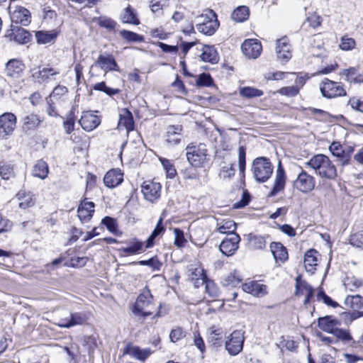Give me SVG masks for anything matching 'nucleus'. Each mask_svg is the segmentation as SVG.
Segmentation results:
<instances>
[{
  "label": "nucleus",
  "mask_w": 363,
  "mask_h": 363,
  "mask_svg": "<svg viewBox=\"0 0 363 363\" xmlns=\"http://www.w3.org/2000/svg\"><path fill=\"white\" fill-rule=\"evenodd\" d=\"M242 53L249 59L257 58L262 50V46L257 39H247L241 45Z\"/></svg>",
  "instance_id": "13"
},
{
  "label": "nucleus",
  "mask_w": 363,
  "mask_h": 363,
  "mask_svg": "<svg viewBox=\"0 0 363 363\" xmlns=\"http://www.w3.org/2000/svg\"><path fill=\"white\" fill-rule=\"evenodd\" d=\"M241 281L242 276L238 271L235 270L225 278L224 283L225 285L235 286L240 283Z\"/></svg>",
  "instance_id": "47"
},
{
  "label": "nucleus",
  "mask_w": 363,
  "mask_h": 363,
  "mask_svg": "<svg viewBox=\"0 0 363 363\" xmlns=\"http://www.w3.org/2000/svg\"><path fill=\"white\" fill-rule=\"evenodd\" d=\"M276 52L277 57L279 60L288 61L291 58V45L286 37H283L277 40Z\"/></svg>",
  "instance_id": "19"
},
{
  "label": "nucleus",
  "mask_w": 363,
  "mask_h": 363,
  "mask_svg": "<svg viewBox=\"0 0 363 363\" xmlns=\"http://www.w3.org/2000/svg\"><path fill=\"white\" fill-rule=\"evenodd\" d=\"M196 28L197 30L204 35H212L218 28L219 22L216 13L211 9L196 18Z\"/></svg>",
  "instance_id": "2"
},
{
  "label": "nucleus",
  "mask_w": 363,
  "mask_h": 363,
  "mask_svg": "<svg viewBox=\"0 0 363 363\" xmlns=\"http://www.w3.org/2000/svg\"><path fill=\"white\" fill-rule=\"evenodd\" d=\"M252 172L257 182H265L273 173V166L268 158L257 157L252 162Z\"/></svg>",
  "instance_id": "4"
},
{
  "label": "nucleus",
  "mask_w": 363,
  "mask_h": 363,
  "mask_svg": "<svg viewBox=\"0 0 363 363\" xmlns=\"http://www.w3.org/2000/svg\"><path fill=\"white\" fill-rule=\"evenodd\" d=\"M87 319V316L84 313H72L69 317L60 319L57 325L62 328H69L75 325L84 324L86 322Z\"/></svg>",
  "instance_id": "15"
},
{
  "label": "nucleus",
  "mask_w": 363,
  "mask_h": 363,
  "mask_svg": "<svg viewBox=\"0 0 363 363\" xmlns=\"http://www.w3.org/2000/svg\"><path fill=\"white\" fill-rule=\"evenodd\" d=\"M240 237L237 233H230L220 243V251L225 256L233 255L239 247Z\"/></svg>",
  "instance_id": "10"
},
{
  "label": "nucleus",
  "mask_w": 363,
  "mask_h": 363,
  "mask_svg": "<svg viewBox=\"0 0 363 363\" xmlns=\"http://www.w3.org/2000/svg\"><path fill=\"white\" fill-rule=\"evenodd\" d=\"M186 151L187 160L193 167H203L208 160L206 146L203 143L189 144L186 146Z\"/></svg>",
  "instance_id": "3"
},
{
  "label": "nucleus",
  "mask_w": 363,
  "mask_h": 363,
  "mask_svg": "<svg viewBox=\"0 0 363 363\" xmlns=\"http://www.w3.org/2000/svg\"><path fill=\"white\" fill-rule=\"evenodd\" d=\"M182 126L169 125L167 128L165 133V141L169 146H175L179 144L184 139Z\"/></svg>",
  "instance_id": "17"
},
{
  "label": "nucleus",
  "mask_w": 363,
  "mask_h": 363,
  "mask_svg": "<svg viewBox=\"0 0 363 363\" xmlns=\"http://www.w3.org/2000/svg\"><path fill=\"white\" fill-rule=\"evenodd\" d=\"M10 18L12 23L26 26L30 23V11L21 6H16L12 10L11 6L9 7Z\"/></svg>",
  "instance_id": "12"
},
{
  "label": "nucleus",
  "mask_w": 363,
  "mask_h": 363,
  "mask_svg": "<svg viewBox=\"0 0 363 363\" xmlns=\"http://www.w3.org/2000/svg\"><path fill=\"white\" fill-rule=\"evenodd\" d=\"M193 275L199 276L196 279L195 284L196 286L199 284L206 285V291L211 297H218L219 295V289L216 284L212 281L207 279L206 274L203 269H196Z\"/></svg>",
  "instance_id": "11"
},
{
  "label": "nucleus",
  "mask_w": 363,
  "mask_h": 363,
  "mask_svg": "<svg viewBox=\"0 0 363 363\" xmlns=\"http://www.w3.org/2000/svg\"><path fill=\"white\" fill-rule=\"evenodd\" d=\"M79 123L84 130L91 131L100 125L101 118L93 111H88L82 113Z\"/></svg>",
  "instance_id": "16"
},
{
  "label": "nucleus",
  "mask_w": 363,
  "mask_h": 363,
  "mask_svg": "<svg viewBox=\"0 0 363 363\" xmlns=\"http://www.w3.org/2000/svg\"><path fill=\"white\" fill-rule=\"evenodd\" d=\"M23 69V64L21 61L13 59L7 62L5 72L9 77H17Z\"/></svg>",
  "instance_id": "33"
},
{
  "label": "nucleus",
  "mask_w": 363,
  "mask_h": 363,
  "mask_svg": "<svg viewBox=\"0 0 363 363\" xmlns=\"http://www.w3.org/2000/svg\"><path fill=\"white\" fill-rule=\"evenodd\" d=\"M59 72L53 68H43L33 73L34 81L38 84H43L48 81L50 77L57 74Z\"/></svg>",
  "instance_id": "29"
},
{
  "label": "nucleus",
  "mask_w": 363,
  "mask_h": 363,
  "mask_svg": "<svg viewBox=\"0 0 363 363\" xmlns=\"http://www.w3.org/2000/svg\"><path fill=\"white\" fill-rule=\"evenodd\" d=\"M125 128L128 133L134 129L133 117L130 111L126 108H123L119 113V121L118 128Z\"/></svg>",
  "instance_id": "25"
},
{
  "label": "nucleus",
  "mask_w": 363,
  "mask_h": 363,
  "mask_svg": "<svg viewBox=\"0 0 363 363\" xmlns=\"http://www.w3.org/2000/svg\"><path fill=\"white\" fill-rule=\"evenodd\" d=\"M318 252L314 249L308 250L304 256V265L307 272H313L318 264Z\"/></svg>",
  "instance_id": "31"
},
{
  "label": "nucleus",
  "mask_w": 363,
  "mask_h": 363,
  "mask_svg": "<svg viewBox=\"0 0 363 363\" xmlns=\"http://www.w3.org/2000/svg\"><path fill=\"white\" fill-rule=\"evenodd\" d=\"M102 223L104 225H105L106 226L107 229L111 233H115L117 230V225L116 223V220L111 217H108V216L105 217L102 220Z\"/></svg>",
  "instance_id": "60"
},
{
  "label": "nucleus",
  "mask_w": 363,
  "mask_h": 363,
  "mask_svg": "<svg viewBox=\"0 0 363 363\" xmlns=\"http://www.w3.org/2000/svg\"><path fill=\"white\" fill-rule=\"evenodd\" d=\"M264 92L257 88L252 86H244L239 89V94L242 98L252 99L259 97L263 95Z\"/></svg>",
  "instance_id": "40"
},
{
  "label": "nucleus",
  "mask_w": 363,
  "mask_h": 363,
  "mask_svg": "<svg viewBox=\"0 0 363 363\" xmlns=\"http://www.w3.org/2000/svg\"><path fill=\"white\" fill-rule=\"evenodd\" d=\"M344 284L347 289L352 291L360 287L362 284V281L355 277H352L347 279Z\"/></svg>",
  "instance_id": "56"
},
{
  "label": "nucleus",
  "mask_w": 363,
  "mask_h": 363,
  "mask_svg": "<svg viewBox=\"0 0 363 363\" xmlns=\"http://www.w3.org/2000/svg\"><path fill=\"white\" fill-rule=\"evenodd\" d=\"M329 150L333 154V155L336 157L342 156V154L344 153L341 145L336 142L333 143L330 145Z\"/></svg>",
  "instance_id": "61"
},
{
  "label": "nucleus",
  "mask_w": 363,
  "mask_h": 363,
  "mask_svg": "<svg viewBox=\"0 0 363 363\" xmlns=\"http://www.w3.org/2000/svg\"><path fill=\"white\" fill-rule=\"evenodd\" d=\"M340 75L345 76V79L349 82L359 83L362 80V76L355 67L342 69L340 72Z\"/></svg>",
  "instance_id": "39"
},
{
  "label": "nucleus",
  "mask_w": 363,
  "mask_h": 363,
  "mask_svg": "<svg viewBox=\"0 0 363 363\" xmlns=\"http://www.w3.org/2000/svg\"><path fill=\"white\" fill-rule=\"evenodd\" d=\"M153 297L147 288H145L142 293L138 296L135 301L133 313L143 316H148L152 313L151 309L153 307Z\"/></svg>",
  "instance_id": "5"
},
{
  "label": "nucleus",
  "mask_w": 363,
  "mask_h": 363,
  "mask_svg": "<svg viewBox=\"0 0 363 363\" xmlns=\"http://www.w3.org/2000/svg\"><path fill=\"white\" fill-rule=\"evenodd\" d=\"M235 170L233 164L223 167L220 172L219 176L223 179H230L235 175Z\"/></svg>",
  "instance_id": "57"
},
{
  "label": "nucleus",
  "mask_w": 363,
  "mask_h": 363,
  "mask_svg": "<svg viewBox=\"0 0 363 363\" xmlns=\"http://www.w3.org/2000/svg\"><path fill=\"white\" fill-rule=\"evenodd\" d=\"M174 237H175L174 238V244L178 247H183L186 242V240L184 239V237L183 231L179 228H175L174 230Z\"/></svg>",
  "instance_id": "59"
},
{
  "label": "nucleus",
  "mask_w": 363,
  "mask_h": 363,
  "mask_svg": "<svg viewBox=\"0 0 363 363\" xmlns=\"http://www.w3.org/2000/svg\"><path fill=\"white\" fill-rule=\"evenodd\" d=\"M332 334L342 342H349L352 340V337L348 330L340 329L337 327Z\"/></svg>",
  "instance_id": "53"
},
{
  "label": "nucleus",
  "mask_w": 363,
  "mask_h": 363,
  "mask_svg": "<svg viewBox=\"0 0 363 363\" xmlns=\"http://www.w3.org/2000/svg\"><path fill=\"white\" fill-rule=\"evenodd\" d=\"M286 184V174L281 165V161L279 162L276 172L274 186L269 195L275 196L281 191L284 190Z\"/></svg>",
  "instance_id": "20"
},
{
  "label": "nucleus",
  "mask_w": 363,
  "mask_h": 363,
  "mask_svg": "<svg viewBox=\"0 0 363 363\" xmlns=\"http://www.w3.org/2000/svg\"><path fill=\"white\" fill-rule=\"evenodd\" d=\"M248 240L251 247L256 250H262L264 248L267 243L264 236L252 233L248 235Z\"/></svg>",
  "instance_id": "42"
},
{
  "label": "nucleus",
  "mask_w": 363,
  "mask_h": 363,
  "mask_svg": "<svg viewBox=\"0 0 363 363\" xmlns=\"http://www.w3.org/2000/svg\"><path fill=\"white\" fill-rule=\"evenodd\" d=\"M196 77V85L197 86H208L213 82L212 78L209 74L203 73Z\"/></svg>",
  "instance_id": "52"
},
{
  "label": "nucleus",
  "mask_w": 363,
  "mask_h": 363,
  "mask_svg": "<svg viewBox=\"0 0 363 363\" xmlns=\"http://www.w3.org/2000/svg\"><path fill=\"white\" fill-rule=\"evenodd\" d=\"M123 174L120 169L109 170L104 177V183L108 188H114L122 183Z\"/></svg>",
  "instance_id": "21"
},
{
  "label": "nucleus",
  "mask_w": 363,
  "mask_h": 363,
  "mask_svg": "<svg viewBox=\"0 0 363 363\" xmlns=\"http://www.w3.org/2000/svg\"><path fill=\"white\" fill-rule=\"evenodd\" d=\"M75 124L74 114L72 111H71L69 114L67 116L66 120L64 121V128L67 134H69L72 131L74 130Z\"/></svg>",
  "instance_id": "51"
},
{
  "label": "nucleus",
  "mask_w": 363,
  "mask_h": 363,
  "mask_svg": "<svg viewBox=\"0 0 363 363\" xmlns=\"http://www.w3.org/2000/svg\"><path fill=\"white\" fill-rule=\"evenodd\" d=\"M306 167L313 169L320 177L328 180H334L337 176L336 167L329 157L323 154L313 156L305 163Z\"/></svg>",
  "instance_id": "1"
},
{
  "label": "nucleus",
  "mask_w": 363,
  "mask_h": 363,
  "mask_svg": "<svg viewBox=\"0 0 363 363\" xmlns=\"http://www.w3.org/2000/svg\"><path fill=\"white\" fill-rule=\"evenodd\" d=\"M16 199L19 200V207L22 209H26L33 206L35 204V199L33 195L30 193H26L24 191H20L16 196Z\"/></svg>",
  "instance_id": "34"
},
{
  "label": "nucleus",
  "mask_w": 363,
  "mask_h": 363,
  "mask_svg": "<svg viewBox=\"0 0 363 363\" xmlns=\"http://www.w3.org/2000/svg\"><path fill=\"white\" fill-rule=\"evenodd\" d=\"M139 264L142 266H150L154 269H159L161 265L160 262L155 257H152L148 260L140 261Z\"/></svg>",
  "instance_id": "62"
},
{
  "label": "nucleus",
  "mask_w": 363,
  "mask_h": 363,
  "mask_svg": "<svg viewBox=\"0 0 363 363\" xmlns=\"http://www.w3.org/2000/svg\"><path fill=\"white\" fill-rule=\"evenodd\" d=\"M13 40L20 44H26L30 40L31 35L23 28L16 27L12 29Z\"/></svg>",
  "instance_id": "37"
},
{
  "label": "nucleus",
  "mask_w": 363,
  "mask_h": 363,
  "mask_svg": "<svg viewBox=\"0 0 363 363\" xmlns=\"http://www.w3.org/2000/svg\"><path fill=\"white\" fill-rule=\"evenodd\" d=\"M96 23L101 27L106 28L108 29H113L115 27L116 23L111 18L106 17H99L95 20Z\"/></svg>",
  "instance_id": "58"
},
{
  "label": "nucleus",
  "mask_w": 363,
  "mask_h": 363,
  "mask_svg": "<svg viewBox=\"0 0 363 363\" xmlns=\"http://www.w3.org/2000/svg\"><path fill=\"white\" fill-rule=\"evenodd\" d=\"M48 165L42 160L37 161L33 166V175L35 177L44 179L48 177Z\"/></svg>",
  "instance_id": "36"
},
{
  "label": "nucleus",
  "mask_w": 363,
  "mask_h": 363,
  "mask_svg": "<svg viewBox=\"0 0 363 363\" xmlns=\"http://www.w3.org/2000/svg\"><path fill=\"white\" fill-rule=\"evenodd\" d=\"M249 13L248 8L245 6H241L233 11L231 18L235 22H243L247 19Z\"/></svg>",
  "instance_id": "41"
},
{
  "label": "nucleus",
  "mask_w": 363,
  "mask_h": 363,
  "mask_svg": "<svg viewBox=\"0 0 363 363\" xmlns=\"http://www.w3.org/2000/svg\"><path fill=\"white\" fill-rule=\"evenodd\" d=\"M57 33L52 31H38L35 33L37 42L39 44H47L52 43L55 40Z\"/></svg>",
  "instance_id": "38"
},
{
  "label": "nucleus",
  "mask_w": 363,
  "mask_h": 363,
  "mask_svg": "<svg viewBox=\"0 0 363 363\" xmlns=\"http://www.w3.org/2000/svg\"><path fill=\"white\" fill-rule=\"evenodd\" d=\"M345 304L354 311H357L363 308V298L359 295L347 296L345 300ZM362 315L363 312L359 311H354L351 315L352 319H356Z\"/></svg>",
  "instance_id": "22"
},
{
  "label": "nucleus",
  "mask_w": 363,
  "mask_h": 363,
  "mask_svg": "<svg viewBox=\"0 0 363 363\" xmlns=\"http://www.w3.org/2000/svg\"><path fill=\"white\" fill-rule=\"evenodd\" d=\"M246 165V149L244 146L238 148V166L241 174H244Z\"/></svg>",
  "instance_id": "50"
},
{
  "label": "nucleus",
  "mask_w": 363,
  "mask_h": 363,
  "mask_svg": "<svg viewBox=\"0 0 363 363\" xmlns=\"http://www.w3.org/2000/svg\"><path fill=\"white\" fill-rule=\"evenodd\" d=\"M121 36L125 39L128 41L130 42H141L143 41V36L133 33L132 31L126 30H122L120 31Z\"/></svg>",
  "instance_id": "49"
},
{
  "label": "nucleus",
  "mask_w": 363,
  "mask_h": 363,
  "mask_svg": "<svg viewBox=\"0 0 363 363\" xmlns=\"http://www.w3.org/2000/svg\"><path fill=\"white\" fill-rule=\"evenodd\" d=\"M355 45L356 42L354 39L345 35L342 37L339 47L342 50L349 51L354 49Z\"/></svg>",
  "instance_id": "48"
},
{
  "label": "nucleus",
  "mask_w": 363,
  "mask_h": 363,
  "mask_svg": "<svg viewBox=\"0 0 363 363\" xmlns=\"http://www.w3.org/2000/svg\"><path fill=\"white\" fill-rule=\"evenodd\" d=\"M294 185L298 191L303 194H308L315 189V179L313 176L301 169L294 181Z\"/></svg>",
  "instance_id": "8"
},
{
  "label": "nucleus",
  "mask_w": 363,
  "mask_h": 363,
  "mask_svg": "<svg viewBox=\"0 0 363 363\" xmlns=\"http://www.w3.org/2000/svg\"><path fill=\"white\" fill-rule=\"evenodd\" d=\"M296 294L297 296L306 295L311 294L313 289L305 281L301 280L299 277L296 279Z\"/></svg>",
  "instance_id": "44"
},
{
  "label": "nucleus",
  "mask_w": 363,
  "mask_h": 363,
  "mask_svg": "<svg viewBox=\"0 0 363 363\" xmlns=\"http://www.w3.org/2000/svg\"><path fill=\"white\" fill-rule=\"evenodd\" d=\"M278 92L283 96L293 97L299 93V87L297 85L285 86L281 88Z\"/></svg>",
  "instance_id": "55"
},
{
  "label": "nucleus",
  "mask_w": 363,
  "mask_h": 363,
  "mask_svg": "<svg viewBox=\"0 0 363 363\" xmlns=\"http://www.w3.org/2000/svg\"><path fill=\"white\" fill-rule=\"evenodd\" d=\"M101 69L106 72L109 71H118V66L111 55L105 56L101 55L99 56L96 62Z\"/></svg>",
  "instance_id": "26"
},
{
  "label": "nucleus",
  "mask_w": 363,
  "mask_h": 363,
  "mask_svg": "<svg viewBox=\"0 0 363 363\" xmlns=\"http://www.w3.org/2000/svg\"><path fill=\"white\" fill-rule=\"evenodd\" d=\"M161 188L159 182L145 181L142 185V192L146 200L153 202L160 196Z\"/></svg>",
  "instance_id": "14"
},
{
  "label": "nucleus",
  "mask_w": 363,
  "mask_h": 363,
  "mask_svg": "<svg viewBox=\"0 0 363 363\" xmlns=\"http://www.w3.org/2000/svg\"><path fill=\"white\" fill-rule=\"evenodd\" d=\"M43 118L35 113H30L22 118V128L25 130H33L38 128Z\"/></svg>",
  "instance_id": "27"
},
{
  "label": "nucleus",
  "mask_w": 363,
  "mask_h": 363,
  "mask_svg": "<svg viewBox=\"0 0 363 363\" xmlns=\"http://www.w3.org/2000/svg\"><path fill=\"white\" fill-rule=\"evenodd\" d=\"M16 116L10 112L0 115V138L7 139L11 135L16 128Z\"/></svg>",
  "instance_id": "7"
},
{
  "label": "nucleus",
  "mask_w": 363,
  "mask_h": 363,
  "mask_svg": "<svg viewBox=\"0 0 363 363\" xmlns=\"http://www.w3.org/2000/svg\"><path fill=\"white\" fill-rule=\"evenodd\" d=\"M200 57L202 61L211 62L212 64L216 63L218 61L217 51L213 46H204Z\"/></svg>",
  "instance_id": "35"
},
{
  "label": "nucleus",
  "mask_w": 363,
  "mask_h": 363,
  "mask_svg": "<svg viewBox=\"0 0 363 363\" xmlns=\"http://www.w3.org/2000/svg\"><path fill=\"white\" fill-rule=\"evenodd\" d=\"M242 289L245 292L256 297H262L268 293L267 286L256 281H250L244 283Z\"/></svg>",
  "instance_id": "18"
},
{
  "label": "nucleus",
  "mask_w": 363,
  "mask_h": 363,
  "mask_svg": "<svg viewBox=\"0 0 363 363\" xmlns=\"http://www.w3.org/2000/svg\"><path fill=\"white\" fill-rule=\"evenodd\" d=\"M122 20L123 23H131L134 25H138L140 23L133 10L130 6L125 9L122 17Z\"/></svg>",
  "instance_id": "46"
},
{
  "label": "nucleus",
  "mask_w": 363,
  "mask_h": 363,
  "mask_svg": "<svg viewBox=\"0 0 363 363\" xmlns=\"http://www.w3.org/2000/svg\"><path fill=\"white\" fill-rule=\"evenodd\" d=\"M320 90L323 96L332 99L346 95V91L343 86L337 82L325 79L320 84Z\"/></svg>",
  "instance_id": "6"
},
{
  "label": "nucleus",
  "mask_w": 363,
  "mask_h": 363,
  "mask_svg": "<svg viewBox=\"0 0 363 363\" xmlns=\"http://www.w3.org/2000/svg\"><path fill=\"white\" fill-rule=\"evenodd\" d=\"M318 325L323 331L332 334L340 325V322L332 316H325L318 318Z\"/></svg>",
  "instance_id": "28"
},
{
  "label": "nucleus",
  "mask_w": 363,
  "mask_h": 363,
  "mask_svg": "<svg viewBox=\"0 0 363 363\" xmlns=\"http://www.w3.org/2000/svg\"><path fill=\"white\" fill-rule=\"evenodd\" d=\"M243 342V333L241 330H235L228 337L225 348L229 354L236 355L242 350Z\"/></svg>",
  "instance_id": "9"
},
{
  "label": "nucleus",
  "mask_w": 363,
  "mask_h": 363,
  "mask_svg": "<svg viewBox=\"0 0 363 363\" xmlns=\"http://www.w3.org/2000/svg\"><path fill=\"white\" fill-rule=\"evenodd\" d=\"M129 246L121 247L118 250L125 254V255H136L145 250L143 242L137 239H133L127 242Z\"/></svg>",
  "instance_id": "30"
},
{
  "label": "nucleus",
  "mask_w": 363,
  "mask_h": 363,
  "mask_svg": "<svg viewBox=\"0 0 363 363\" xmlns=\"http://www.w3.org/2000/svg\"><path fill=\"white\" fill-rule=\"evenodd\" d=\"M349 104L352 109L363 113V101H361L359 99L352 98L349 100Z\"/></svg>",
  "instance_id": "64"
},
{
  "label": "nucleus",
  "mask_w": 363,
  "mask_h": 363,
  "mask_svg": "<svg viewBox=\"0 0 363 363\" xmlns=\"http://www.w3.org/2000/svg\"><path fill=\"white\" fill-rule=\"evenodd\" d=\"M236 229V224L233 220H224L223 223L218 224L217 230L222 234H228L230 236V233H235Z\"/></svg>",
  "instance_id": "43"
},
{
  "label": "nucleus",
  "mask_w": 363,
  "mask_h": 363,
  "mask_svg": "<svg viewBox=\"0 0 363 363\" xmlns=\"http://www.w3.org/2000/svg\"><path fill=\"white\" fill-rule=\"evenodd\" d=\"M159 160L164 169L166 171L167 177L170 179L174 178L177 175V170L173 162L163 157H160Z\"/></svg>",
  "instance_id": "45"
},
{
  "label": "nucleus",
  "mask_w": 363,
  "mask_h": 363,
  "mask_svg": "<svg viewBox=\"0 0 363 363\" xmlns=\"http://www.w3.org/2000/svg\"><path fill=\"white\" fill-rule=\"evenodd\" d=\"M168 4L169 0H152L150 7L153 13H160L164 8L168 6Z\"/></svg>",
  "instance_id": "54"
},
{
  "label": "nucleus",
  "mask_w": 363,
  "mask_h": 363,
  "mask_svg": "<svg viewBox=\"0 0 363 363\" xmlns=\"http://www.w3.org/2000/svg\"><path fill=\"white\" fill-rule=\"evenodd\" d=\"M350 240L352 245L358 247H363V232L352 235Z\"/></svg>",
  "instance_id": "63"
},
{
  "label": "nucleus",
  "mask_w": 363,
  "mask_h": 363,
  "mask_svg": "<svg viewBox=\"0 0 363 363\" xmlns=\"http://www.w3.org/2000/svg\"><path fill=\"white\" fill-rule=\"evenodd\" d=\"M94 212V203L92 201L84 200L81 202L77 210V214L79 218L82 222H86L89 220Z\"/></svg>",
  "instance_id": "23"
},
{
  "label": "nucleus",
  "mask_w": 363,
  "mask_h": 363,
  "mask_svg": "<svg viewBox=\"0 0 363 363\" xmlns=\"http://www.w3.org/2000/svg\"><path fill=\"white\" fill-rule=\"evenodd\" d=\"M125 353L140 361H145L151 355L152 351L149 348L141 349L138 346L128 345Z\"/></svg>",
  "instance_id": "24"
},
{
  "label": "nucleus",
  "mask_w": 363,
  "mask_h": 363,
  "mask_svg": "<svg viewBox=\"0 0 363 363\" xmlns=\"http://www.w3.org/2000/svg\"><path fill=\"white\" fill-rule=\"evenodd\" d=\"M270 249L274 259L281 262L288 259V252L286 248L280 242H272Z\"/></svg>",
  "instance_id": "32"
}]
</instances>
